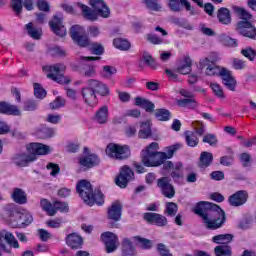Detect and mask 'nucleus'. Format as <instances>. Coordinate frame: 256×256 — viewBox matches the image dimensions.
Here are the masks:
<instances>
[{
  "mask_svg": "<svg viewBox=\"0 0 256 256\" xmlns=\"http://www.w3.org/2000/svg\"><path fill=\"white\" fill-rule=\"evenodd\" d=\"M235 236L233 234H219L212 237V242L216 243L217 245H227L231 243Z\"/></svg>",
  "mask_w": 256,
  "mask_h": 256,
  "instance_id": "32",
  "label": "nucleus"
},
{
  "mask_svg": "<svg viewBox=\"0 0 256 256\" xmlns=\"http://www.w3.org/2000/svg\"><path fill=\"white\" fill-rule=\"evenodd\" d=\"M196 215L202 218V221L210 231H216V229H221L225 225L227 218L225 216V211L221 209L217 204L211 202H200L193 209Z\"/></svg>",
  "mask_w": 256,
  "mask_h": 256,
  "instance_id": "1",
  "label": "nucleus"
},
{
  "mask_svg": "<svg viewBox=\"0 0 256 256\" xmlns=\"http://www.w3.org/2000/svg\"><path fill=\"white\" fill-rule=\"evenodd\" d=\"M34 95L37 99H45L47 97V91L41 87V84L34 83Z\"/></svg>",
  "mask_w": 256,
  "mask_h": 256,
  "instance_id": "47",
  "label": "nucleus"
},
{
  "mask_svg": "<svg viewBox=\"0 0 256 256\" xmlns=\"http://www.w3.org/2000/svg\"><path fill=\"white\" fill-rule=\"evenodd\" d=\"M52 207L55 210V214L57 211H60L61 213H67L69 211V205L65 202L56 201Z\"/></svg>",
  "mask_w": 256,
  "mask_h": 256,
  "instance_id": "52",
  "label": "nucleus"
},
{
  "mask_svg": "<svg viewBox=\"0 0 256 256\" xmlns=\"http://www.w3.org/2000/svg\"><path fill=\"white\" fill-rule=\"evenodd\" d=\"M235 13H237L238 17L242 19V21H250V19L253 18V15L249 13V11L243 9V8H236Z\"/></svg>",
  "mask_w": 256,
  "mask_h": 256,
  "instance_id": "51",
  "label": "nucleus"
},
{
  "mask_svg": "<svg viewBox=\"0 0 256 256\" xmlns=\"http://www.w3.org/2000/svg\"><path fill=\"white\" fill-rule=\"evenodd\" d=\"M113 45L116 49H120V51H129L131 49V43L123 38L114 39Z\"/></svg>",
  "mask_w": 256,
  "mask_h": 256,
  "instance_id": "38",
  "label": "nucleus"
},
{
  "mask_svg": "<svg viewBox=\"0 0 256 256\" xmlns=\"http://www.w3.org/2000/svg\"><path fill=\"white\" fill-rule=\"evenodd\" d=\"M249 199V193L245 190H239L236 193L232 194L228 201L232 207H241V205H245L247 200Z\"/></svg>",
  "mask_w": 256,
  "mask_h": 256,
  "instance_id": "15",
  "label": "nucleus"
},
{
  "mask_svg": "<svg viewBox=\"0 0 256 256\" xmlns=\"http://www.w3.org/2000/svg\"><path fill=\"white\" fill-rule=\"evenodd\" d=\"M167 161V153L157 152L156 154H150V156L142 157V163L145 167H159Z\"/></svg>",
  "mask_w": 256,
  "mask_h": 256,
  "instance_id": "9",
  "label": "nucleus"
},
{
  "mask_svg": "<svg viewBox=\"0 0 256 256\" xmlns=\"http://www.w3.org/2000/svg\"><path fill=\"white\" fill-rule=\"evenodd\" d=\"M65 99L61 97H57L52 103H50V108L55 110V109H60V107H65Z\"/></svg>",
  "mask_w": 256,
  "mask_h": 256,
  "instance_id": "61",
  "label": "nucleus"
},
{
  "mask_svg": "<svg viewBox=\"0 0 256 256\" xmlns=\"http://www.w3.org/2000/svg\"><path fill=\"white\" fill-rule=\"evenodd\" d=\"M155 117L158 121H169L171 119V112L167 109H157L155 111Z\"/></svg>",
  "mask_w": 256,
  "mask_h": 256,
  "instance_id": "43",
  "label": "nucleus"
},
{
  "mask_svg": "<svg viewBox=\"0 0 256 256\" xmlns=\"http://www.w3.org/2000/svg\"><path fill=\"white\" fill-rule=\"evenodd\" d=\"M184 135L188 147H197L199 145V138L195 135V132L186 131Z\"/></svg>",
  "mask_w": 256,
  "mask_h": 256,
  "instance_id": "36",
  "label": "nucleus"
},
{
  "mask_svg": "<svg viewBox=\"0 0 256 256\" xmlns=\"http://www.w3.org/2000/svg\"><path fill=\"white\" fill-rule=\"evenodd\" d=\"M180 107H185L186 109H197L199 103L195 98H186L178 101Z\"/></svg>",
  "mask_w": 256,
  "mask_h": 256,
  "instance_id": "37",
  "label": "nucleus"
},
{
  "mask_svg": "<svg viewBox=\"0 0 256 256\" xmlns=\"http://www.w3.org/2000/svg\"><path fill=\"white\" fill-rule=\"evenodd\" d=\"M96 74H97V72L95 71V66H93V65L87 66L82 71V75L84 77H88V78L95 77Z\"/></svg>",
  "mask_w": 256,
  "mask_h": 256,
  "instance_id": "63",
  "label": "nucleus"
},
{
  "mask_svg": "<svg viewBox=\"0 0 256 256\" xmlns=\"http://www.w3.org/2000/svg\"><path fill=\"white\" fill-rule=\"evenodd\" d=\"M106 154L112 159L123 161L131 157V150L127 145L109 144L106 148Z\"/></svg>",
  "mask_w": 256,
  "mask_h": 256,
  "instance_id": "5",
  "label": "nucleus"
},
{
  "mask_svg": "<svg viewBox=\"0 0 256 256\" xmlns=\"http://www.w3.org/2000/svg\"><path fill=\"white\" fill-rule=\"evenodd\" d=\"M87 85L88 87H91V89H94L95 93L102 95V97H107V95H109V87L99 80L90 79L87 81Z\"/></svg>",
  "mask_w": 256,
  "mask_h": 256,
  "instance_id": "17",
  "label": "nucleus"
},
{
  "mask_svg": "<svg viewBox=\"0 0 256 256\" xmlns=\"http://www.w3.org/2000/svg\"><path fill=\"white\" fill-rule=\"evenodd\" d=\"M17 218L20 225H31L33 223V216L29 213H18Z\"/></svg>",
  "mask_w": 256,
  "mask_h": 256,
  "instance_id": "45",
  "label": "nucleus"
},
{
  "mask_svg": "<svg viewBox=\"0 0 256 256\" xmlns=\"http://www.w3.org/2000/svg\"><path fill=\"white\" fill-rule=\"evenodd\" d=\"M139 139H147L151 137V121L142 122L138 132Z\"/></svg>",
  "mask_w": 256,
  "mask_h": 256,
  "instance_id": "34",
  "label": "nucleus"
},
{
  "mask_svg": "<svg viewBox=\"0 0 256 256\" xmlns=\"http://www.w3.org/2000/svg\"><path fill=\"white\" fill-rule=\"evenodd\" d=\"M76 190L84 203L90 207H93L94 203H96V205H103L105 203L103 193H101L100 190L93 191V185L87 180L79 181Z\"/></svg>",
  "mask_w": 256,
  "mask_h": 256,
  "instance_id": "2",
  "label": "nucleus"
},
{
  "mask_svg": "<svg viewBox=\"0 0 256 256\" xmlns=\"http://www.w3.org/2000/svg\"><path fill=\"white\" fill-rule=\"evenodd\" d=\"M157 186L161 190L164 197L168 199H173L175 197V188L171 184L170 177H162L157 180Z\"/></svg>",
  "mask_w": 256,
  "mask_h": 256,
  "instance_id": "10",
  "label": "nucleus"
},
{
  "mask_svg": "<svg viewBox=\"0 0 256 256\" xmlns=\"http://www.w3.org/2000/svg\"><path fill=\"white\" fill-rule=\"evenodd\" d=\"M101 240L105 244L106 252L113 253V251H117V247H119V238L117 235L111 232H105L101 235Z\"/></svg>",
  "mask_w": 256,
  "mask_h": 256,
  "instance_id": "12",
  "label": "nucleus"
},
{
  "mask_svg": "<svg viewBox=\"0 0 256 256\" xmlns=\"http://www.w3.org/2000/svg\"><path fill=\"white\" fill-rule=\"evenodd\" d=\"M241 55H243V57H246V59H249V61H255L256 59V51L251 47L242 49Z\"/></svg>",
  "mask_w": 256,
  "mask_h": 256,
  "instance_id": "50",
  "label": "nucleus"
},
{
  "mask_svg": "<svg viewBox=\"0 0 256 256\" xmlns=\"http://www.w3.org/2000/svg\"><path fill=\"white\" fill-rule=\"evenodd\" d=\"M210 87H211L214 95H216V97H219L220 99H225V94L223 93V88H221V86L218 83H211Z\"/></svg>",
  "mask_w": 256,
  "mask_h": 256,
  "instance_id": "55",
  "label": "nucleus"
},
{
  "mask_svg": "<svg viewBox=\"0 0 256 256\" xmlns=\"http://www.w3.org/2000/svg\"><path fill=\"white\" fill-rule=\"evenodd\" d=\"M50 28L58 37H65L67 30L63 25V18L59 16H54L52 21L49 22Z\"/></svg>",
  "mask_w": 256,
  "mask_h": 256,
  "instance_id": "16",
  "label": "nucleus"
},
{
  "mask_svg": "<svg viewBox=\"0 0 256 256\" xmlns=\"http://www.w3.org/2000/svg\"><path fill=\"white\" fill-rule=\"evenodd\" d=\"M214 253L216 256H231V246L229 245H218L214 248Z\"/></svg>",
  "mask_w": 256,
  "mask_h": 256,
  "instance_id": "40",
  "label": "nucleus"
},
{
  "mask_svg": "<svg viewBox=\"0 0 256 256\" xmlns=\"http://www.w3.org/2000/svg\"><path fill=\"white\" fill-rule=\"evenodd\" d=\"M11 7L17 16L21 15V11H23V1L21 0H11Z\"/></svg>",
  "mask_w": 256,
  "mask_h": 256,
  "instance_id": "57",
  "label": "nucleus"
},
{
  "mask_svg": "<svg viewBox=\"0 0 256 256\" xmlns=\"http://www.w3.org/2000/svg\"><path fill=\"white\" fill-rule=\"evenodd\" d=\"M191 58L189 56H185L182 60V64L177 68V72L180 75H189L191 73Z\"/></svg>",
  "mask_w": 256,
  "mask_h": 256,
  "instance_id": "33",
  "label": "nucleus"
},
{
  "mask_svg": "<svg viewBox=\"0 0 256 256\" xmlns=\"http://www.w3.org/2000/svg\"><path fill=\"white\" fill-rule=\"evenodd\" d=\"M40 205H41L42 209H43L44 211H46V213H48V215H49L50 217L55 216V208H53V205L50 204V202H48L47 199H42V200L40 201Z\"/></svg>",
  "mask_w": 256,
  "mask_h": 256,
  "instance_id": "46",
  "label": "nucleus"
},
{
  "mask_svg": "<svg viewBox=\"0 0 256 256\" xmlns=\"http://www.w3.org/2000/svg\"><path fill=\"white\" fill-rule=\"evenodd\" d=\"M213 163V153L211 152H202L200 154L198 166L202 169L209 167Z\"/></svg>",
  "mask_w": 256,
  "mask_h": 256,
  "instance_id": "31",
  "label": "nucleus"
},
{
  "mask_svg": "<svg viewBox=\"0 0 256 256\" xmlns=\"http://www.w3.org/2000/svg\"><path fill=\"white\" fill-rule=\"evenodd\" d=\"M12 199L19 205H25V203H27V194H25L23 189L15 188L12 193Z\"/></svg>",
  "mask_w": 256,
  "mask_h": 256,
  "instance_id": "30",
  "label": "nucleus"
},
{
  "mask_svg": "<svg viewBox=\"0 0 256 256\" xmlns=\"http://www.w3.org/2000/svg\"><path fill=\"white\" fill-rule=\"evenodd\" d=\"M115 73H117V69H115V67L113 66H103V70H102V77H111V75H115Z\"/></svg>",
  "mask_w": 256,
  "mask_h": 256,
  "instance_id": "60",
  "label": "nucleus"
},
{
  "mask_svg": "<svg viewBox=\"0 0 256 256\" xmlns=\"http://www.w3.org/2000/svg\"><path fill=\"white\" fill-rule=\"evenodd\" d=\"M142 59L148 67H151L152 69H155L157 67V63L153 59L152 55H149L148 53H144L142 56Z\"/></svg>",
  "mask_w": 256,
  "mask_h": 256,
  "instance_id": "58",
  "label": "nucleus"
},
{
  "mask_svg": "<svg viewBox=\"0 0 256 256\" xmlns=\"http://www.w3.org/2000/svg\"><path fill=\"white\" fill-rule=\"evenodd\" d=\"M134 177L135 174L133 173V170H131L129 166L125 165L121 168L120 174L116 178V185L121 187V189H125V187H127V183L133 180Z\"/></svg>",
  "mask_w": 256,
  "mask_h": 256,
  "instance_id": "11",
  "label": "nucleus"
},
{
  "mask_svg": "<svg viewBox=\"0 0 256 256\" xmlns=\"http://www.w3.org/2000/svg\"><path fill=\"white\" fill-rule=\"evenodd\" d=\"M220 41L226 47H237V39H233L227 35L220 36Z\"/></svg>",
  "mask_w": 256,
  "mask_h": 256,
  "instance_id": "48",
  "label": "nucleus"
},
{
  "mask_svg": "<svg viewBox=\"0 0 256 256\" xmlns=\"http://www.w3.org/2000/svg\"><path fill=\"white\" fill-rule=\"evenodd\" d=\"M219 59L217 56H208L206 58H203L200 60V65L203 67L205 70L206 75L210 77H215L219 75H223V72L225 71V68H221L217 66L215 63H217Z\"/></svg>",
  "mask_w": 256,
  "mask_h": 256,
  "instance_id": "6",
  "label": "nucleus"
},
{
  "mask_svg": "<svg viewBox=\"0 0 256 256\" xmlns=\"http://www.w3.org/2000/svg\"><path fill=\"white\" fill-rule=\"evenodd\" d=\"M179 210V207L177 206L176 203L174 202H168L166 204V213L170 216V217H175V215H177V211Z\"/></svg>",
  "mask_w": 256,
  "mask_h": 256,
  "instance_id": "54",
  "label": "nucleus"
},
{
  "mask_svg": "<svg viewBox=\"0 0 256 256\" xmlns=\"http://www.w3.org/2000/svg\"><path fill=\"white\" fill-rule=\"evenodd\" d=\"M192 127L197 135L202 137L205 135V124L201 121H194L192 122Z\"/></svg>",
  "mask_w": 256,
  "mask_h": 256,
  "instance_id": "49",
  "label": "nucleus"
},
{
  "mask_svg": "<svg viewBox=\"0 0 256 256\" xmlns=\"http://www.w3.org/2000/svg\"><path fill=\"white\" fill-rule=\"evenodd\" d=\"M135 255V248L131 240L124 238L122 241V256H133Z\"/></svg>",
  "mask_w": 256,
  "mask_h": 256,
  "instance_id": "35",
  "label": "nucleus"
},
{
  "mask_svg": "<svg viewBox=\"0 0 256 256\" xmlns=\"http://www.w3.org/2000/svg\"><path fill=\"white\" fill-rule=\"evenodd\" d=\"M133 239L136 245L141 247V249H151L153 247V243L149 239L140 236H135Z\"/></svg>",
  "mask_w": 256,
  "mask_h": 256,
  "instance_id": "39",
  "label": "nucleus"
},
{
  "mask_svg": "<svg viewBox=\"0 0 256 256\" xmlns=\"http://www.w3.org/2000/svg\"><path fill=\"white\" fill-rule=\"evenodd\" d=\"M203 143H208L210 147H217V143H219V140L217 139V135L213 133H207L203 136L202 139Z\"/></svg>",
  "mask_w": 256,
  "mask_h": 256,
  "instance_id": "44",
  "label": "nucleus"
},
{
  "mask_svg": "<svg viewBox=\"0 0 256 256\" xmlns=\"http://www.w3.org/2000/svg\"><path fill=\"white\" fill-rule=\"evenodd\" d=\"M183 167V164L180 162L176 163L174 166V169H172L171 177L174 181H179L181 179V168Z\"/></svg>",
  "mask_w": 256,
  "mask_h": 256,
  "instance_id": "53",
  "label": "nucleus"
},
{
  "mask_svg": "<svg viewBox=\"0 0 256 256\" xmlns=\"http://www.w3.org/2000/svg\"><path fill=\"white\" fill-rule=\"evenodd\" d=\"M30 155L27 154H18L13 158L14 164L17 167H27L29 163L37 160L36 155H48L50 148L47 145L41 143H31L27 147Z\"/></svg>",
  "mask_w": 256,
  "mask_h": 256,
  "instance_id": "3",
  "label": "nucleus"
},
{
  "mask_svg": "<svg viewBox=\"0 0 256 256\" xmlns=\"http://www.w3.org/2000/svg\"><path fill=\"white\" fill-rule=\"evenodd\" d=\"M95 122L100 125H105L109 121V108L102 106L95 114Z\"/></svg>",
  "mask_w": 256,
  "mask_h": 256,
  "instance_id": "24",
  "label": "nucleus"
},
{
  "mask_svg": "<svg viewBox=\"0 0 256 256\" xmlns=\"http://www.w3.org/2000/svg\"><path fill=\"white\" fill-rule=\"evenodd\" d=\"M159 143L152 142L145 150L142 151V157H149L159 153Z\"/></svg>",
  "mask_w": 256,
  "mask_h": 256,
  "instance_id": "41",
  "label": "nucleus"
},
{
  "mask_svg": "<svg viewBox=\"0 0 256 256\" xmlns=\"http://www.w3.org/2000/svg\"><path fill=\"white\" fill-rule=\"evenodd\" d=\"M76 5L81 9L84 19H87L88 21H97V14L91 10V8L79 2Z\"/></svg>",
  "mask_w": 256,
  "mask_h": 256,
  "instance_id": "28",
  "label": "nucleus"
},
{
  "mask_svg": "<svg viewBox=\"0 0 256 256\" xmlns=\"http://www.w3.org/2000/svg\"><path fill=\"white\" fill-rule=\"evenodd\" d=\"M3 234L6 243H8L10 247H13L14 249H19V242L17 241V239H15V236L13 234L5 231L3 232Z\"/></svg>",
  "mask_w": 256,
  "mask_h": 256,
  "instance_id": "42",
  "label": "nucleus"
},
{
  "mask_svg": "<svg viewBox=\"0 0 256 256\" xmlns=\"http://www.w3.org/2000/svg\"><path fill=\"white\" fill-rule=\"evenodd\" d=\"M99 163V157L95 154L83 156L79 159V164L81 167H86V169H91V167H95V165H99Z\"/></svg>",
  "mask_w": 256,
  "mask_h": 256,
  "instance_id": "20",
  "label": "nucleus"
},
{
  "mask_svg": "<svg viewBox=\"0 0 256 256\" xmlns=\"http://www.w3.org/2000/svg\"><path fill=\"white\" fill-rule=\"evenodd\" d=\"M70 37L79 47H87L89 45V37L85 35V30L79 25H74L70 29Z\"/></svg>",
  "mask_w": 256,
  "mask_h": 256,
  "instance_id": "7",
  "label": "nucleus"
},
{
  "mask_svg": "<svg viewBox=\"0 0 256 256\" xmlns=\"http://www.w3.org/2000/svg\"><path fill=\"white\" fill-rule=\"evenodd\" d=\"M121 210V203H112L110 208H108V219H111L112 221H119V219H121Z\"/></svg>",
  "mask_w": 256,
  "mask_h": 256,
  "instance_id": "22",
  "label": "nucleus"
},
{
  "mask_svg": "<svg viewBox=\"0 0 256 256\" xmlns=\"http://www.w3.org/2000/svg\"><path fill=\"white\" fill-rule=\"evenodd\" d=\"M26 30L28 35L36 41H39V39H41V35H43V29L33 24V22L26 24Z\"/></svg>",
  "mask_w": 256,
  "mask_h": 256,
  "instance_id": "23",
  "label": "nucleus"
},
{
  "mask_svg": "<svg viewBox=\"0 0 256 256\" xmlns=\"http://www.w3.org/2000/svg\"><path fill=\"white\" fill-rule=\"evenodd\" d=\"M134 101L137 107H142V109H145L147 113H152V111H155V104L143 97H136Z\"/></svg>",
  "mask_w": 256,
  "mask_h": 256,
  "instance_id": "27",
  "label": "nucleus"
},
{
  "mask_svg": "<svg viewBox=\"0 0 256 256\" xmlns=\"http://www.w3.org/2000/svg\"><path fill=\"white\" fill-rule=\"evenodd\" d=\"M82 97L87 105L91 107L97 105V95L95 94L94 88H91V86L82 89Z\"/></svg>",
  "mask_w": 256,
  "mask_h": 256,
  "instance_id": "18",
  "label": "nucleus"
},
{
  "mask_svg": "<svg viewBox=\"0 0 256 256\" xmlns=\"http://www.w3.org/2000/svg\"><path fill=\"white\" fill-rule=\"evenodd\" d=\"M181 5L186 8V11H191V3L187 0H169V7L172 11H181Z\"/></svg>",
  "mask_w": 256,
  "mask_h": 256,
  "instance_id": "26",
  "label": "nucleus"
},
{
  "mask_svg": "<svg viewBox=\"0 0 256 256\" xmlns=\"http://www.w3.org/2000/svg\"><path fill=\"white\" fill-rule=\"evenodd\" d=\"M220 77L222 78L223 84L227 87V89L230 91H235L237 81H235V78H233V75H231V71L225 69Z\"/></svg>",
  "mask_w": 256,
  "mask_h": 256,
  "instance_id": "21",
  "label": "nucleus"
},
{
  "mask_svg": "<svg viewBox=\"0 0 256 256\" xmlns=\"http://www.w3.org/2000/svg\"><path fill=\"white\" fill-rule=\"evenodd\" d=\"M143 218L150 225H156L157 227H166L168 223L167 217L159 213L147 212L144 213Z\"/></svg>",
  "mask_w": 256,
  "mask_h": 256,
  "instance_id": "13",
  "label": "nucleus"
},
{
  "mask_svg": "<svg viewBox=\"0 0 256 256\" xmlns=\"http://www.w3.org/2000/svg\"><path fill=\"white\" fill-rule=\"evenodd\" d=\"M90 51L93 53V55H103L105 48L103 45L95 42L90 45Z\"/></svg>",
  "mask_w": 256,
  "mask_h": 256,
  "instance_id": "56",
  "label": "nucleus"
},
{
  "mask_svg": "<svg viewBox=\"0 0 256 256\" xmlns=\"http://www.w3.org/2000/svg\"><path fill=\"white\" fill-rule=\"evenodd\" d=\"M66 244L71 249H81L83 247V238L77 233H71L66 237Z\"/></svg>",
  "mask_w": 256,
  "mask_h": 256,
  "instance_id": "19",
  "label": "nucleus"
},
{
  "mask_svg": "<svg viewBox=\"0 0 256 256\" xmlns=\"http://www.w3.org/2000/svg\"><path fill=\"white\" fill-rule=\"evenodd\" d=\"M42 69L45 73H47L48 79H51L60 85H67L71 83V78L63 75V73H65L67 70L65 64L58 63L50 66H44Z\"/></svg>",
  "mask_w": 256,
  "mask_h": 256,
  "instance_id": "4",
  "label": "nucleus"
},
{
  "mask_svg": "<svg viewBox=\"0 0 256 256\" xmlns=\"http://www.w3.org/2000/svg\"><path fill=\"white\" fill-rule=\"evenodd\" d=\"M232 67H234L236 70L245 69V67H247V62L239 58H234L232 60Z\"/></svg>",
  "mask_w": 256,
  "mask_h": 256,
  "instance_id": "62",
  "label": "nucleus"
},
{
  "mask_svg": "<svg viewBox=\"0 0 256 256\" xmlns=\"http://www.w3.org/2000/svg\"><path fill=\"white\" fill-rule=\"evenodd\" d=\"M219 23L231 25V12L227 8H220L217 13Z\"/></svg>",
  "mask_w": 256,
  "mask_h": 256,
  "instance_id": "29",
  "label": "nucleus"
},
{
  "mask_svg": "<svg viewBox=\"0 0 256 256\" xmlns=\"http://www.w3.org/2000/svg\"><path fill=\"white\" fill-rule=\"evenodd\" d=\"M157 250L161 256H173V254L167 249V246L163 243L158 244Z\"/></svg>",
  "mask_w": 256,
  "mask_h": 256,
  "instance_id": "64",
  "label": "nucleus"
},
{
  "mask_svg": "<svg viewBox=\"0 0 256 256\" xmlns=\"http://www.w3.org/2000/svg\"><path fill=\"white\" fill-rule=\"evenodd\" d=\"M90 5L96 11L97 15L104 19H107L111 15V10L105 3V0H90Z\"/></svg>",
  "mask_w": 256,
  "mask_h": 256,
  "instance_id": "14",
  "label": "nucleus"
},
{
  "mask_svg": "<svg viewBox=\"0 0 256 256\" xmlns=\"http://www.w3.org/2000/svg\"><path fill=\"white\" fill-rule=\"evenodd\" d=\"M0 113L4 115H21V111L17 106L11 105L7 102H0Z\"/></svg>",
  "mask_w": 256,
  "mask_h": 256,
  "instance_id": "25",
  "label": "nucleus"
},
{
  "mask_svg": "<svg viewBox=\"0 0 256 256\" xmlns=\"http://www.w3.org/2000/svg\"><path fill=\"white\" fill-rule=\"evenodd\" d=\"M235 31L238 32V35L248 39H255L256 37L255 25H252L249 21H239L235 26Z\"/></svg>",
  "mask_w": 256,
  "mask_h": 256,
  "instance_id": "8",
  "label": "nucleus"
},
{
  "mask_svg": "<svg viewBox=\"0 0 256 256\" xmlns=\"http://www.w3.org/2000/svg\"><path fill=\"white\" fill-rule=\"evenodd\" d=\"M62 224L63 218H56L46 221L47 227H50L51 229H59V227H61Z\"/></svg>",
  "mask_w": 256,
  "mask_h": 256,
  "instance_id": "59",
  "label": "nucleus"
}]
</instances>
